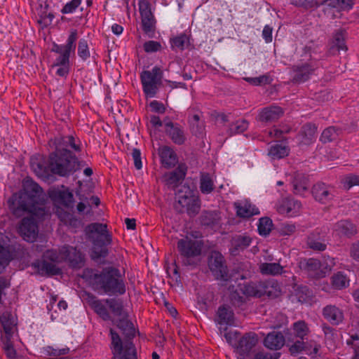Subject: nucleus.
<instances>
[{"mask_svg": "<svg viewBox=\"0 0 359 359\" xmlns=\"http://www.w3.org/2000/svg\"><path fill=\"white\" fill-rule=\"evenodd\" d=\"M24 191L18 198L13 200L10 209L16 217H21L25 212L41 218L45 215L46 195L41 187L32 180H26Z\"/></svg>", "mask_w": 359, "mask_h": 359, "instance_id": "f257e3e1", "label": "nucleus"}, {"mask_svg": "<svg viewBox=\"0 0 359 359\" xmlns=\"http://www.w3.org/2000/svg\"><path fill=\"white\" fill-rule=\"evenodd\" d=\"M128 315L119 317L117 322V327L122 331L125 335V339L123 342L119 334L110 328L111 335V350L112 353L111 359H137V352L132 339L135 335V330L132 322L128 319Z\"/></svg>", "mask_w": 359, "mask_h": 359, "instance_id": "f03ea898", "label": "nucleus"}, {"mask_svg": "<svg viewBox=\"0 0 359 359\" xmlns=\"http://www.w3.org/2000/svg\"><path fill=\"white\" fill-rule=\"evenodd\" d=\"M88 281L97 292L109 295L123 294L126 292V285L120 271L112 266L104 268L101 271H92Z\"/></svg>", "mask_w": 359, "mask_h": 359, "instance_id": "7ed1b4c3", "label": "nucleus"}, {"mask_svg": "<svg viewBox=\"0 0 359 359\" xmlns=\"http://www.w3.org/2000/svg\"><path fill=\"white\" fill-rule=\"evenodd\" d=\"M81 163L71 151L59 149L49 154L46 166L38 163L37 168L41 173L48 174L50 172L61 177H67L80 169Z\"/></svg>", "mask_w": 359, "mask_h": 359, "instance_id": "20e7f679", "label": "nucleus"}, {"mask_svg": "<svg viewBox=\"0 0 359 359\" xmlns=\"http://www.w3.org/2000/svg\"><path fill=\"white\" fill-rule=\"evenodd\" d=\"M87 233H96L93 240L92 258L98 259L106 257L109 254L107 245L112 242L111 235L107 230V225L101 223H91L86 227Z\"/></svg>", "mask_w": 359, "mask_h": 359, "instance_id": "39448f33", "label": "nucleus"}, {"mask_svg": "<svg viewBox=\"0 0 359 359\" xmlns=\"http://www.w3.org/2000/svg\"><path fill=\"white\" fill-rule=\"evenodd\" d=\"M63 262L62 248L57 252L55 250H48L43 252L41 259L33 262L31 266L34 272L41 276H54L61 273V269L55 264Z\"/></svg>", "mask_w": 359, "mask_h": 359, "instance_id": "423d86ee", "label": "nucleus"}, {"mask_svg": "<svg viewBox=\"0 0 359 359\" xmlns=\"http://www.w3.org/2000/svg\"><path fill=\"white\" fill-rule=\"evenodd\" d=\"M177 248L183 265L191 266L197 265L196 257L201 254L202 250L201 242L186 237L177 241Z\"/></svg>", "mask_w": 359, "mask_h": 359, "instance_id": "0eeeda50", "label": "nucleus"}, {"mask_svg": "<svg viewBox=\"0 0 359 359\" xmlns=\"http://www.w3.org/2000/svg\"><path fill=\"white\" fill-rule=\"evenodd\" d=\"M178 190L175 196V209L182 213L187 212L190 217L196 216L200 210V200L195 197L189 187Z\"/></svg>", "mask_w": 359, "mask_h": 359, "instance_id": "6e6552de", "label": "nucleus"}, {"mask_svg": "<svg viewBox=\"0 0 359 359\" xmlns=\"http://www.w3.org/2000/svg\"><path fill=\"white\" fill-rule=\"evenodd\" d=\"M77 39V30L72 29L70 32L65 44L58 45L53 43L51 51L58 54V56L55 58L54 62L55 65L69 64L70 54L75 51Z\"/></svg>", "mask_w": 359, "mask_h": 359, "instance_id": "1a4fd4ad", "label": "nucleus"}, {"mask_svg": "<svg viewBox=\"0 0 359 359\" xmlns=\"http://www.w3.org/2000/svg\"><path fill=\"white\" fill-rule=\"evenodd\" d=\"M162 72L158 67H154L151 71H143L140 74L143 91L147 97H153L161 84Z\"/></svg>", "mask_w": 359, "mask_h": 359, "instance_id": "9d476101", "label": "nucleus"}, {"mask_svg": "<svg viewBox=\"0 0 359 359\" xmlns=\"http://www.w3.org/2000/svg\"><path fill=\"white\" fill-rule=\"evenodd\" d=\"M208 265L215 279L224 281L229 280L228 267L222 253L212 251L208 258Z\"/></svg>", "mask_w": 359, "mask_h": 359, "instance_id": "9b49d317", "label": "nucleus"}, {"mask_svg": "<svg viewBox=\"0 0 359 359\" xmlns=\"http://www.w3.org/2000/svg\"><path fill=\"white\" fill-rule=\"evenodd\" d=\"M291 69L292 72V82L301 83L309 79L311 75L318 69V65L315 62H310L293 65Z\"/></svg>", "mask_w": 359, "mask_h": 359, "instance_id": "f8f14e48", "label": "nucleus"}, {"mask_svg": "<svg viewBox=\"0 0 359 359\" xmlns=\"http://www.w3.org/2000/svg\"><path fill=\"white\" fill-rule=\"evenodd\" d=\"M18 232L25 241L34 242L39 233L36 222L32 217H24L19 224Z\"/></svg>", "mask_w": 359, "mask_h": 359, "instance_id": "ddd939ff", "label": "nucleus"}, {"mask_svg": "<svg viewBox=\"0 0 359 359\" xmlns=\"http://www.w3.org/2000/svg\"><path fill=\"white\" fill-rule=\"evenodd\" d=\"M258 342L257 335L254 332L245 333L241 337L236 345L237 353L242 358L248 356Z\"/></svg>", "mask_w": 359, "mask_h": 359, "instance_id": "4468645a", "label": "nucleus"}, {"mask_svg": "<svg viewBox=\"0 0 359 359\" xmlns=\"http://www.w3.org/2000/svg\"><path fill=\"white\" fill-rule=\"evenodd\" d=\"M139 10L141 15L142 30L146 34L154 32L156 20L151 13L149 1L146 0L140 1Z\"/></svg>", "mask_w": 359, "mask_h": 359, "instance_id": "2eb2a0df", "label": "nucleus"}, {"mask_svg": "<svg viewBox=\"0 0 359 359\" xmlns=\"http://www.w3.org/2000/svg\"><path fill=\"white\" fill-rule=\"evenodd\" d=\"M63 254V262L68 261L69 266L72 268H81L85 263V256L76 248L70 245L62 247Z\"/></svg>", "mask_w": 359, "mask_h": 359, "instance_id": "dca6fc26", "label": "nucleus"}, {"mask_svg": "<svg viewBox=\"0 0 359 359\" xmlns=\"http://www.w3.org/2000/svg\"><path fill=\"white\" fill-rule=\"evenodd\" d=\"M302 207L301 203L292 198H283L280 199L276 206L277 211L282 215L296 216Z\"/></svg>", "mask_w": 359, "mask_h": 359, "instance_id": "f3484780", "label": "nucleus"}, {"mask_svg": "<svg viewBox=\"0 0 359 359\" xmlns=\"http://www.w3.org/2000/svg\"><path fill=\"white\" fill-rule=\"evenodd\" d=\"M346 32L344 29L337 30L332 36V38L329 43V48L327 50L328 55H335L339 53L340 50L346 51L348 48L346 45Z\"/></svg>", "mask_w": 359, "mask_h": 359, "instance_id": "a211bd4d", "label": "nucleus"}, {"mask_svg": "<svg viewBox=\"0 0 359 359\" xmlns=\"http://www.w3.org/2000/svg\"><path fill=\"white\" fill-rule=\"evenodd\" d=\"M311 193L317 201L323 204L329 202L334 196L332 189L323 182L314 184Z\"/></svg>", "mask_w": 359, "mask_h": 359, "instance_id": "6ab92c4d", "label": "nucleus"}, {"mask_svg": "<svg viewBox=\"0 0 359 359\" xmlns=\"http://www.w3.org/2000/svg\"><path fill=\"white\" fill-rule=\"evenodd\" d=\"M284 111L282 107L271 105L263 108L259 115L258 121L264 123H271L277 121L283 116Z\"/></svg>", "mask_w": 359, "mask_h": 359, "instance_id": "aec40b11", "label": "nucleus"}, {"mask_svg": "<svg viewBox=\"0 0 359 359\" xmlns=\"http://www.w3.org/2000/svg\"><path fill=\"white\" fill-rule=\"evenodd\" d=\"M323 316L332 325H338L344 320L342 309L335 305H327L323 309Z\"/></svg>", "mask_w": 359, "mask_h": 359, "instance_id": "412c9836", "label": "nucleus"}, {"mask_svg": "<svg viewBox=\"0 0 359 359\" xmlns=\"http://www.w3.org/2000/svg\"><path fill=\"white\" fill-rule=\"evenodd\" d=\"M165 133L177 145L183 144L187 140L183 127L177 123H167Z\"/></svg>", "mask_w": 359, "mask_h": 359, "instance_id": "4be33fe9", "label": "nucleus"}, {"mask_svg": "<svg viewBox=\"0 0 359 359\" xmlns=\"http://www.w3.org/2000/svg\"><path fill=\"white\" fill-rule=\"evenodd\" d=\"M306 243L307 247L313 251L322 252L325 250L327 248L325 237L321 236L318 230L311 232L307 236Z\"/></svg>", "mask_w": 359, "mask_h": 359, "instance_id": "5701e85b", "label": "nucleus"}, {"mask_svg": "<svg viewBox=\"0 0 359 359\" xmlns=\"http://www.w3.org/2000/svg\"><path fill=\"white\" fill-rule=\"evenodd\" d=\"M285 337L280 332L273 331L264 338V346L271 350H279L285 344Z\"/></svg>", "mask_w": 359, "mask_h": 359, "instance_id": "b1692460", "label": "nucleus"}, {"mask_svg": "<svg viewBox=\"0 0 359 359\" xmlns=\"http://www.w3.org/2000/svg\"><path fill=\"white\" fill-rule=\"evenodd\" d=\"M159 156L163 165L166 168L174 167L178 162L176 153L168 147L159 149Z\"/></svg>", "mask_w": 359, "mask_h": 359, "instance_id": "393cba45", "label": "nucleus"}, {"mask_svg": "<svg viewBox=\"0 0 359 359\" xmlns=\"http://www.w3.org/2000/svg\"><path fill=\"white\" fill-rule=\"evenodd\" d=\"M335 231L341 236L351 238L358 233L357 226L349 220H341L334 226Z\"/></svg>", "mask_w": 359, "mask_h": 359, "instance_id": "a878e982", "label": "nucleus"}, {"mask_svg": "<svg viewBox=\"0 0 359 359\" xmlns=\"http://www.w3.org/2000/svg\"><path fill=\"white\" fill-rule=\"evenodd\" d=\"M229 299L231 304L235 307H240L245 302V297L239 284L231 285L229 287Z\"/></svg>", "mask_w": 359, "mask_h": 359, "instance_id": "bb28decb", "label": "nucleus"}, {"mask_svg": "<svg viewBox=\"0 0 359 359\" xmlns=\"http://www.w3.org/2000/svg\"><path fill=\"white\" fill-rule=\"evenodd\" d=\"M317 127L315 124L308 123L302 127L300 135L302 137L301 144L309 145L316 140Z\"/></svg>", "mask_w": 359, "mask_h": 359, "instance_id": "cd10ccee", "label": "nucleus"}, {"mask_svg": "<svg viewBox=\"0 0 359 359\" xmlns=\"http://www.w3.org/2000/svg\"><path fill=\"white\" fill-rule=\"evenodd\" d=\"M55 150H69L68 147L74 150L80 151L79 145L75 143L74 137L72 135L60 136L55 138Z\"/></svg>", "mask_w": 359, "mask_h": 359, "instance_id": "c85d7f7f", "label": "nucleus"}, {"mask_svg": "<svg viewBox=\"0 0 359 359\" xmlns=\"http://www.w3.org/2000/svg\"><path fill=\"white\" fill-rule=\"evenodd\" d=\"M292 184L294 194H303L308 189L307 177L303 173L295 172L293 177Z\"/></svg>", "mask_w": 359, "mask_h": 359, "instance_id": "c756f323", "label": "nucleus"}, {"mask_svg": "<svg viewBox=\"0 0 359 359\" xmlns=\"http://www.w3.org/2000/svg\"><path fill=\"white\" fill-rule=\"evenodd\" d=\"M260 288L262 297L267 296L270 298H276L280 292L278 283L274 281H262Z\"/></svg>", "mask_w": 359, "mask_h": 359, "instance_id": "7c9ffc66", "label": "nucleus"}, {"mask_svg": "<svg viewBox=\"0 0 359 359\" xmlns=\"http://www.w3.org/2000/svg\"><path fill=\"white\" fill-rule=\"evenodd\" d=\"M187 167L184 164H180L173 171L170 172L166 178L168 184L174 185L185 177Z\"/></svg>", "mask_w": 359, "mask_h": 359, "instance_id": "2f4dec72", "label": "nucleus"}, {"mask_svg": "<svg viewBox=\"0 0 359 359\" xmlns=\"http://www.w3.org/2000/svg\"><path fill=\"white\" fill-rule=\"evenodd\" d=\"M220 220L219 212L217 211H203L200 217L202 225L214 226L219 224Z\"/></svg>", "mask_w": 359, "mask_h": 359, "instance_id": "473e14b6", "label": "nucleus"}, {"mask_svg": "<svg viewBox=\"0 0 359 359\" xmlns=\"http://www.w3.org/2000/svg\"><path fill=\"white\" fill-rule=\"evenodd\" d=\"M292 330L294 337L302 340L307 339V336L311 332L308 323L302 320L292 324Z\"/></svg>", "mask_w": 359, "mask_h": 359, "instance_id": "72a5a7b5", "label": "nucleus"}, {"mask_svg": "<svg viewBox=\"0 0 359 359\" xmlns=\"http://www.w3.org/2000/svg\"><path fill=\"white\" fill-rule=\"evenodd\" d=\"M243 292L245 297H262L261 285L262 281L260 282H250L247 284H240Z\"/></svg>", "mask_w": 359, "mask_h": 359, "instance_id": "f704fd0d", "label": "nucleus"}, {"mask_svg": "<svg viewBox=\"0 0 359 359\" xmlns=\"http://www.w3.org/2000/svg\"><path fill=\"white\" fill-rule=\"evenodd\" d=\"M90 305L94 311L104 320H111V316L107 311L106 306L102 304V301L93 297L90 301Z\"/></svg>", "mask_w": 359, "mask_h": 359, "instance_id": "c9c22d12", "label": "nucleus"}, {"mask_svg": "<svg viewBox=\"0 0 359 359\" xmlns=\"http://www.w3.org/2000/svg\"><path fill=\"white\" fill-rule=\"evenodd\" d=\"M289 153L290 149L288 147L280 144H276L270 147L268 155L272 159H280L287 156Z\"/></svg>", "mask_w": 359, "mask_h": 359, "instance_id": "e433bc0d", "label": "nucleus"}, {"mask_svg": "<svg viewBox=\"0 0 359 359\" xmlns=\"http://www.w3.org/2000/svg\"><path fill=\"white\" fill-rule=\"evenodd\" d=\"M341 133V130L335 126H330L325 128L320 137V140L323 143L331 142L337 140L339 135Z\"/></svg>", "mask_w": 359, "mask_h": 359, "instance_id": "4c0bfd02", "label": "nucleus"}, {"mask_svg": "<svg viewBox=\"0 0 359 359\" xmlns=\"http://www.w3.org/2000/svg\"><path fill=\"white\" fill-rule=\"evenodd\" d=\"M219 324L232 325L233 323V312L226 306H222L218 309Z\"/></svg>", "mask_w": 359, "mask_h": 359, "instance_id": "58836bf2", "label": "nucleus"}, {"mask_svg": "<svg viewBox=\"0 0 359 359\" xmlns=\"http://www.w3.org/2000/svg\"><path fill=\"white\" fill-rule=\"evenodd\" d=\"M189 37L186 34H180L170 39L171 48L173 50H183L189 46Z\"/></svg>", "mask_w": 359, "mask_h": 359, "instance_id": "ea45409f", "label": "nucleus"}, {"mask_svg": "<svg viewBox=\"0 0 359 359\" xmlns=\"http://www.w3.org/2000/svg\"><path fill=\"white\" fill-rule=\"evenodd\" d=\"M283 269V266L278 263H262L259 265L260 272L264 275L281 274Z\"/></svg>", "mask_w": 359, "mask_h": 359, "instance_id": "a19ab883", "label": "nucleus"}, {"mask_svg": "<svg viewBox=\"0 0 359 359\" xmlns=\"http://www.w3.org/2000/svg\"><path fill=\"white\" fill-rule=\"evenodd\" d=\"M105 302L111 312L116 316H126L127 312L124 311L123 302L119 299H107Z\"/></svg>", "mask_w": 359, "mask_h": 359, "instance_id": "79ce46f5", "label": "nucleus"}, {"mask_svg": "<svg viewBox=\"0 0 359 359\" xmlns=\"http://www.w3.org/2000/svg\"><path fill=\"white\" fill-rule=\"evenodd\" d=\"M236 213L240 217L249 218L253 215H258L259 211L255 205L245 203L243 205L236 207Z\"/></svg>", "mask_w": 359, "mask_h": 359, "instance_id": "37998d69", "label": "nucleus"}, {"mask_svg": "<svg viewBox=\"0 0 359 359\" xmlns=\"http://www.w3.org/2000/svg\"><path fill=\"white\" fill-rule=\"evenodd\" d=\"M332 285L337 290L346 288L349 285V279L342 272L339 271L332 276Z\"/></svg>", "mask_w": 359, "mask_h": 359, "instance_id": "c03bdc74", "label": "nucleus"}, {"mask_svg": "<svg viewBox=\"0 0 359 359\" xmlns=\"http://www.w3.org/2000/svg\"><path fill=\"white\" fill-rule=\"evenodd\" d=\"M0 321L5 334L4 337H11L13 335V328L14 326L13 322L11 319V315L9 313H4L0 317Z\"/></svg>", "mask_w": 359, "mask_h": 359, "instance_id": "a18cd8bd", "label": "nucleus"}, {"mask_svg": "<svg viewBox=\"0 0 359 359\" xmlns=\"http://www.w3.org/2000/svg\"><path fill=\"white\" fill-rule=\"evenodd\" d=\"M325 4L337 10H349L354 4V0H325Z\"/></svg>", "mask_w": 359, "mask_h": 359, "instance_id": "49530a36", "label": "nucleus"}, {"mask_svg": "<svg viewBox=\"0 0 359 359\" xmlns=\"http://www.w3.org/2000/svg\"><path fill=\"white\" fill-rule=\"evenodd\" d=\"M200 189L204 194H209L214 190V183L209 174H203L201 175Z\"/></svg>", "mask_w": 359, "mask_h": 359, "instance_id": "de8ad7c7", "label": "nucleus"}, {"mask_svg": "<svg viewBox=\"0 0 359 359\" xmlns=\"http://www.w3.org/2000/svg\"><path fill=\"white\" fill-rule=\"evenodd\" d=\"M12 259L11 252L8 247L0 244V273H2Z\"/></svg>", "mask_w": 359, "mask_h": 359, "instance_id": "09e8293b", "label": "nucleus"}, {"mask_svg": "<svg viewBox=\"0 0 359 359\" xmlns=\"http://www.w3.org/2000/svg\"><path fill=\"white\" fill-rule=\"evenodd\" d=\"M251 242V238L245 235H238L232 239V244L236 250H243L248 248Z\"/></svg>", "mask_w": 359, "mask_h": 359, "instance_id": "8fccbe9b", "label": "nucleus"}, {"mask_svg": "<svg viewBox=\"0 0 359 359\" xmlns=\"http://www.w3.org/2000/svg\"><path fill=\"white\" fill-rule=\"evenodd\" d=\"M273 226L272 220L269 217H262L259 219L258 224V231L261 236H267L271 231Z\"/></svg>", "mask_w": 359, "mask_h": 359, "instance_id": "3c124183", "label": "nucleus"}, {"mask_svg": "<svg viewBox=\"0 0 359 359\" xmlns=\"http://www.w3.org/2000/svg\"><path fill=\"white\" fill-rule=\"evenodd\" d=\"M305 348L304 351L312 358H316L320 348V345L313 340L304 341Z\"/></svg>", "mask_w": 359, "mask_h": 359, "instance_id": "603ef678", "label": "nucleus"}, {"mask_svg": "<svg viewBox=\"0 0 359 359\" xmlns=\"http://www.w3.org/2000/svg\"><path fill=\"white\" fill-rule=\"evenodd\" d=\"M78 55L84 61L90 56L88 41L84 39H81L79 41Z\"/></svg>", "mask_w": 359, "mask_h": 359, "instance_id": "864d4df0", "label": "nucleus"}, {"mask_svg": "<svg viewBox=\"0 0 359 359\" xmlns=\"http://www.w3.org/2000/svg\"><path fill=\"white\" fill-rule=\"evenodd\" d=\"M11 337H4L1 336V340L3 342V348L9 358H14L16 355V351L13 348V344L11 341Z\"/></svg>", "mask_w": 359, "mask_h": 359, "instance_id": "5fc2aeb1", "label": "nucleus"}, {"mask_svg": "<svg viewBox=\"0 0 359 359\" xmlns=\"http://www.w3.org/2000/svg\"><path fill=\"white\" fill-rule=\"evenodd\" d=\"M343 187L349 189L353 186L359 185V175H349L341 179Z\"/></svg>", "mask_w": 359, "mask_h": 359, "instance_id": "6e6d98bb", "label": "nucleus"}, {"mask_svg": "<svg viewBox=\"0 0 359 359\" xmlns=\"http://www.w3.org/2000/svg\"><path fill=\"white\" fill-rule=\"evenodd\" d=\"M295 296L299 302H304L310 297V291L307 286L299 285L295 289Z\"/></svg>", "mask_w": 359, "mask_h": 359, "instance_id": "4d7b16f0", "label": "nucleus"}, {"mask_svg": "<svg viewBox=\"0 0 359 359\" xmlns=\"http://www.w3.org/2000/svg\"><path fill=\"white\" fill-rule=\"evenodd\" d=\"M245 80L248 81L249 83L255 86L269 84L271 82V79L268 75H262L259 77L254 78L248 77L245 78Z\"/></svg>", "mask_w": 359, "mask_h": 359, "instance_id": "13d9d810", "label": "nucleus"}, {"mask_svg": "<svg viewBox=\"0 0 359 359\" xmlns=\"http://www.w3.org/2000/svg\"><path fill=\"white\" fill-rule=\"evenodd\" d=\"M323 266L320 269V272L316 273L318 277H325L327 273L331 271L332 267L334 266L335 262L333 258L330 257L325 260V263H322Z\"/></svg>", "mask_w": 359, "mask_h": 359, "instance_id": "bf43d9fd", "label": "nucleus"}, {"mask_svg": "<svg viewBox=\"0 0 359 359\" xmlns=\"http://www.w3.org/2000/svg\"><path fill=\"white\" fill-rule=\"evenodd\" d=\"M248 127V122L245 120H239L230 126V130L234 133H241L245 131Z\"/></svg>", "mask_w": 359, "mask_h": 359, "instance_id": "052dcab7", "label": "nucleus"}, {"mask_svg": "<svg viewBox=\"0 0 359 359\" xmlns=\"http://www.w3.org/2000/svg\"><path fill=\"white\" fill-rule=\"evenodd\" d=\"M323 266L322 263L313 258H309L306 261L304 269L309 272H316Z\"/></svg>", "mask_w": 359, "mask_h": 359, "instance_id": "680f3d73", "label": "nucleus"}, {"mask_svg": "<svg viewBox=\"0 0 359 359\" xmlns=\"http://www.w3.org/2000/svg\"><path fill=\"white\" fill-rule=\"evenodd\" d=\"M81 3V0H72L65 5L61 12L64 14L73 13L80 6Z\"/></svg>", "mask_w": 359, "mask_h": 359, "instance_id": "e2e57ef3", "label": "nucleus"}, {"mask_svg": "<svg viewBox=\"0 0 359 359\" xmlns=\"http://www.w3.org/2000/svg\"><path fill=\"white\" fill-rule=\"evenodd\" d=\"M144 50L147 53L156 52L161 48L159 42L155 41H149L144 43Z\"/></svg>", "mask_w": 359, "mask_h": 359, "instance_id": "0e129e2a", "label": "nucleus"}, {"mask_svg": "<svg viewBox=\"0 0 359 359\" xmlns=\"http://www.w3.org/2000/svg\"><path fill=\"white\" fill-rule=\"evenodd\" d=\"M304 346V340H297L290 346L289 351L292 355H295L304 351V349L305 348Z\"/></svg>", "mask_w": 359, "mask_h": 359, "instance_id": "69168bd1", "label": "nucleus"}, {"mask_svg": "<svg viewBox=\"0 0 359 359\" xmlns=\"http://www.w3.org/2000/svg\"><path fill=\"white\" fill-rule=\"evenodd\" d=\"M296 226L292 224H284L280 229V233L283 236H290L296 231Z\"/></svg>", "mask_w": 359, "mask_h": 359, "instance_id": "338daca9", "label": "nucleus"}, {"mask_svg": "<svg viewBox=\"0 0 359 359\" xmlns=\"http://www.w3.org/2000/svg\"><path fill=\"white\" fill-rule=\"evenodd\" d=\"M350 257L359 262V240L353 243L350 248Z\"/></svg>", "mask_w": 359, "mask_h": 359, "instance_id": "774afa93", "label": "nucleus"}]
</instances>
